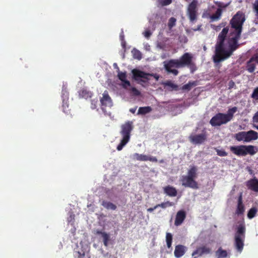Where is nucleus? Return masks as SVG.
<instances>
[{
	"mask_svg": "<svg viewBox=\"0 0 258 258\" xmlns=\"http://www.w3.org/2000/svg\"><path fill=\"white\" fill-rule=\"evenodd\" d=\"M245 21L244 13L238 11L230 20V24L233 30H231L226 39L229 31V27L223 28L218 35L215 50L213 56L215 63H219L229 58L239 47L240 39L242 30V26Z\"/></svg>",
	"mask_w": 258,
	"mask_h": 258,
	"instance_id": "obj_1",
	"label": "nucleus"
},
{
	"mask_svg": "<svg viewBox=\"0 0 258 258\" xmlns=\"http://www.w3.org/2000/svg\"><path fill=\"white\" fill-rule=\"evenodd\" d=\"M192 56L191 54L186 52L184 53L179 59H172L163 62L164 67L168 74H172L174 76L178 74L177 70L174 68H183L185 66H190V69L192 73L195 70L194 64H192Z\"/></svg>",
	"mask_w": 258,
	"mask_h": 258,
	"instance_id": "obj_2",
	"label": "nucleus"
},
{
	"mask_svg": "<svg viewBox=\"0 0 258 258\" xmlns=\"http://www.w3.org/2000/svg\"><path fill=\"white\" fill-rule=\"evenodd\" d=\"M245 227L243 224H239L234 234V245L236 250L241 253L244 247L245 237Z\"/></svg>",
	"mask_w": 258,
	"mask_h": 258,
	"instance_id": "obj_3",
	"label": "nucleus"
},
{
	"mask_svg": "<svg viewBox=\"0 0 258 258\" xmlns=\"http://www.w3.org/2000/svg\"><path fill=\"white\" fill-rule=\"evenodd\" d=\"M121 135L122 139L118 145H125L130 140L131 132L133 128L132 121H127L121 126Z\"/></svg>",
	"mask_w": 258,
	"mask_h": 258,
	"instance_id": "obj_4",
	"label": "nucleus"
},
{
	"mask_svg": "<svg viewBox=\"0 0 258 258\" xmlns=\"http://www.w3.org/2000/svg\"><path fill=\"white\" fill-rule=\"evenodd\" d=\"M198 0H192V2L188 5L186 15L191 22L196 21L198 19Z\"/></svg>",
	"mask_w": 258,
	"mask_h": 258,
	"instance_id": "obj_5",
	"label": "nucleus"
},
{
	"mask_svg": "<svg viewBox=\"0 0 258 258\" xmlns=\"http://www.w3.org/2000/svg\"><path fill=\"white\" fill-rule=\"evenodd\" d=\"M132 74L133 75V78L135 80L138 81L139 78H142L143 79H141V81L144 83H146L147 81L150 80V76L154 77L157 81L158 80L159 78V76L157 74H151L149 73H146L144 72L137 69L133 70Z\"/></svg>",
	"mask_w": 258,
	"mask_h": 258,
	"instance_id": "obj_6",
	"label": "nucleus"
},
{
	"mask_svg": "<svg viewBox=\"0 0 258 258\" xmlns=\"http://www.w3.org/2000/svg\"><path fill=\"white\" fill-rule=\"evenodd\" d=\"M229 122L225 115V113H218L210 120V123L213 126H220Z\"/></svg>",
	"mask_w": 258,
	"mask_h": 258,
	"instance_id": "obj_7",
	"label": "nucleus"
},
{
	"mask_svg": "<svg viewBox=\"0 0 258 258\" xmlns=\"http://www.w3.org/2000/svg\"><path fill=\"white\" fill-rule=\"evenodd\" d=\"M180 181L182 185L185 187H189L194 189H197L199 188L198 183L195 179L186 175L181 177Z\"/></svg>",
	"mask_w": 258,
	"mask_h": 258,
	"instance_id": "obj_8",
	"label": "nucleus"
},
{
	"mask_svg": "<svg viewBox=\"0 0 258 258\" xmlns=\"http://www.w3.org/2000/svg\"><path fill=\"white\" fill-rule=\"evenodd\" d=\"M101 104V109L105 112L104 109L106 107H111L112 106V102L110 97L108 91H105L102 94V97L100 99Z\"/></svg>",
	"mask_w": 258,
	"mask_h": 258,
	"instance_id": "obj_9",
	"label": "nucleus"
},
{
	"mask_svg": "<svg viewBox=\"0 0 258 258\" xmlns=\"http://www.w3.org/2000/svg\"><path fill=\"white\" fill-rule=\"evenodd\" d=\"M211 252V249L206 246H202L197 248V249L192 252V258H197L203 254H207Z\"/></svg>",
	"mask_w": 258,
	"mask_h": 258,
	"instance_id": "obj_10",
	"label": "nucleus"
},
{
	"mask_svg": "<svg viewBox=\"0 0 258 258\" xmlns=\"http://www.w3.org/2000/svg\"><path fill=\"white\" fill-rule=\"evenodd\" d=\"M133 159L139 161H150L152 162H157L158 161L155 157L138 153H135L133 155Z\"/></svg>",
	"mask_w": 258,
	"mask_h": 258,
	"instance_id": "obj_11",
	"label": "nucleus"
},
{
	"mask_svg": "<svg viewBox=\"0 0 258 258\" xmlns=\"http://www.w3.org/2000/svg\"><path fill=\"white\" fill-rule=\"evenodd\" d=\"M186 218V213L183 210H180L177 212L174 221V225L176 226L180 225L184 221Z\"/></svg>",
	"mask_w": 258,
	"mask_h": 258,
	"instance_id": "obj_12",
	"label": "nucleus"
},
{
	"mask_svg": "<svg viewBox=\"0 0 258 258\" xmlns=\"http://www.w3.org/2000/svg\"><path fill=\"white\" fill-rule=\"evenodd\" d=\"M230 150L238 156H245L246 155L245 146H231Z\"/></svg>",
	"mask_w": 258,
	"mask_h": 258,
	"instance_id": "obj_13",
	"label": "nucleus"
},
{
	"mask_svg": "<svg viewBox=\"0 0 258 258\" xmlns=\"http://www.w3.org/2000/svg\"><path fill=\"white\" fill-rule=\"evenodd\" d=\"M247 187L255 192H258V179L255 177L247 181L246 183Z\"/></svg>",
	"mask_w": 258,
	"mask_h": 258,
	"instance_id": "obj_14",
	"label": "nucleus"
},
{
	"mask_svg": "<svg viewBox=\"0 0 258 258\" xmlns=\"http://www.w3.org/2000/svg\"><path fill=\"white\" fill-rule=\"evenodd\" d=\"M244 206L242 203V194L241 193L238 199V203L235 214L238 215H242L244 212Z\"/></svg>",
	"mask_w": 258,
	"mask_h": 258,
	"instance_id": "obj_15",
	"label": "nucleus"
},
{
	"mask_svg": "<svg viewBox=\"0 0 258 258\" xmlns=\"http://www.w3.org/2000/svg\"><path fill=\"white\" fill-rule=\"evenodd\" d=\"M186 247L182 245H177L175 247L174 255L176 257L179 258L183 256L185 252Z\"/></svg>",
	"mask_w": 258,
	"mask_h": 258,
	"instance_id": "obj_16",
	"label": "nucleus"
},
{
	"mask_svg": "<svg viewBox=\"0 0 258 258\" xmlns=\"http://www.w3.org/2000/svg\"><path fill=\"white\" fill-rule=\"evenodd\" d=\"M164 192L169 197H175L177 195L176 189L173 186L167 185L164 187Z\"/></svg>",
	"mask_w": 258,
	"mask_h": 258,
	"instance_id": "obj_17",
	"label": "nucleus"
},
{
	"mask_svg": "<svg viewBox=\"0 0 258 258\" xmlns=\"http://www.w3.org/2000/svg\"><path fill=\"white\" fill-rule=\"evenodd\" d=\"M245 142H248L252 140H255L258 138V134L254 131H249L246 132Z\"/></svg>",
	"mask_w": 258,
	"mask_h": 258,
	"instance_id": "obj_18",
	"label": "nucleus"
},
{
	"mask_svg": "<svg viewBox=\"0 0 258 258\" xmlns=\"http://www.w3.org/2000/svg\"><path fill=\"white\" fill-rule=\"evenodd\" d=\"M191 140L193 143L201 144L206 140L204 134H200L191 137Z\"/></svg>",
	"mask_w": 258,
	"mask_h": 258,
	"instance_id": "obj_19",
	"label": "nucleus"
},
{
	"mask_svg": "<svg viewBox=\"0 0 258 258\" xmlns=\"http://www.w3.org/2000/svg\"><path fill=\"white\" fill-rule=\"evenodd\" d=\"M95 234L101 236L103 238L104 245L107 246L108 245V242L109 240V235L105 232H102L99 230H97L96 231Z\"/></svg>",
	"mask_w": 258,
	"mask_h": 258,
	"instance_id": "obj_20",
	"label": "nucleus"
},
{
	"mask_svg": "<svg viewBox=\"0 0 258 258\" xmlns=\"http://www.w3.org/2000/svg\"><path fill=\"white\" fill-rule=\"evenodd\" d=\"M256 67V63L253 60V58H250V59L247 61L246 65V70L250 73H253Z\"/></svg>",
	"mask_w": 258,
	"mask_h": 258,
	"instance_id": "obj_21",
	"label": "nucleus"
},
{
	"mask_svg": "<svg viewBox=\"0 0 258 258\" xmlns=\"http://www.w3.org/2000/svg\"><path fill=\"white\" fill-rule=\"evenodd\" d=\"M238 110L237 107L234 106L228 109L227 113L225 114L228 121H230L233 117L234 114Z\"/></svg>",
	"mask_w": 258,
	"mask_h": 258,
	"instance_id": "obj_22",
	"label": "nucleus"
},
{
	"mask_svg": "<svg viewBox=\"0 0 258 258\" xmlns=\"http://www.w3.org/2000/svg\"><path fill=\"white\" fill-rule=\"evenodd\" d=\"M217 258H225L227 256V252L222 247H219L215 252Z\"/></svg>",
	"mask_w": 258,
	"mask_h": 258,
	"instance_id": "obj_23",
	"label": "nucleus"
},
{
	"mask_svg": "<svg viewBox=\"0 0 258 258\" xmlns=\"http://www.w3.org/2000/svg\"><path fill=\"white\" fill-rule=\"evenodd\" d=\"M92 95V93L91 92L84 89H82L79 92L80 97L85 99L91 97Z\"/></svg>",
	"mask_w": 258,
	"mask_h": 258,
	"instance_id": "obj_24",
	"label": "nucleus"
},
{
	"mask_svg": "<svg viewBox=\"0 0 258 258\" xmlns=\"http://www.w3.org/2000/svg\"><path fill=\"white\" fill-rule=\"evenodd\" d=\"M151 111L152 108L150 106L140 107L138 109L137 114L145 115Z\"/></svg>",
	"mask_w": 258,
	"mask_h": 258,
	"instance_id": "obj_25",
	"label": "nucleus"
},
{
	"mask_svg": "<svg viewBox=\"0 0 258 258\" xmlns=\"http://www.w3.org/2000/svg\"><path fill=\"white\" fill-rule=\"evenodd\" d=\"M197 168L195 166L191 167L187 172V175L186 176L192 178L194 179L197 177Z\"/></svg>",
	"mask_w": 258,
	"mask_h": 258,
	"instance_id": "obj_26",
	"label": "nucleus"
},
{
	"mask_svg": "<svg viewBox=\"0 0 258 258\" xmlns=\"http://www.w3.org/2000/svg\"><path fill=\"white\" fill-rule=\"evenodd\" d=\"M222 13V10L221 8L217 9L216 12L211 16L213 21H216L220 19Z\"/></svg>",
	"mask_w": 258,
	"mask_h": 258,
	"instance_id": "obj_27",
	"label": "nucleus"
},
{
	"mask_svg": "<svg viewBox=\"0 0 258 258\" xmlns=\"http://www.w3.org/2000/svg\"><path fill=\"white\" fill-rule=\"evenodd\" d=\"M197 85V81H189L187 84L184 85L182 89V90H186L189 91L193 87H195Z\"/></svg>",
	"mask_w": 258,
	"mask_h": 258,
	"instance_id": "obj_28",
	"label": "nucleus"
},
{
	"mask_svg": "<svg viewBox=\"0 0 258 258\" xmlns=\"http://www.w3.org/2000/svg\"><path fill=\"white\" fill-rule=\"evenodd\" d=\"M102 205L107 209L115 210L116 209V206L110 202L103 201Z\"/></svg>",
	"mask_w": 258,
	"mask_h": 258,
	"instance_id": "obj_29",
	"label": "nucleus"
},
{
	"mask_svg": "<svg viewBox=\"0 0 258 258\" xmlns=\"http://www.w3.org/2000/svg\"><path fill=\"white\" fill-rule=\"evenodd\" d=\"M173 236L171 233L167 232L166 234V242L167 246L168 248H170L172 245Z\"/></svg>",
	"mask_w": 258,
	"mask_h": 258,
	"instance_id": "obj_30",
	"label": "nucleus"
},
{
	"mask_svg": "<svg viewBox=\"0 0 258 258\" xmlns=\"http://www.w3.org/2000/svg\"><path fill=\"white\" fill-rule=\"evenodd\" d=\"M246 132H240L235 134V139L238 141L245 142Z\"/></svg>",
	"mask_w": 258,
	"mask_h": 258,
	"instance_id": "obj_31",
	"label": "nucleus"
},
{
	"mask_svg": "<svg viewBox=\"0 0 258 258\" xmlns=\"http://www.w3.org/2000/svg\"><path fill=\"white\" fill-rule=\"evenodd\" d=\"M257 212V208L256 207L251 208L248 212L247 217L251 219L254 218Z\"/></svg>",
	"mask_w": 258,
	"mask_h": 258,
	"instance_id": "obj_32",
	"label": "nucleus"
},
{
	"mask_svg": "<svg viewBox=\"0 0 258 258\" xmlns=\"http://www.w3.org/2000/svg\"><path fill=\"white\" fill-rule=\"evenodd\" d=\"M174 205V204L173 202H171L169 201H167L165 202L159 204H157V207H161L162 209H165L167 207H171L173 206Z\"/></svg>",
	"mask_w": 258,
	"mask_h": 258,
	"instance_id": "obj_33",
	"label": "nucleus"
},
{
	"mask_svg": "<svg viewBox=\"0 0 258 258\" xmlns=\"http://www.w3.org/2000/svg\"><path fill=\"white\" fill-rule=\"evenodd\" d=\"M165 86L170 87L172 90H177L178 89V86L171 81H168L164 83Z\"/></svg>",
	"mask_w": 258,
	"mask_h": 258,
	"instance_id": "obj_34",
	"label": "nucleus"
},
{
	"mask_svg": "<svg viewBox=\"0 0 258 258\" xmlns=\"http://www.w3.org/2000/svg\"><path fill=\"white\" fill-rule=\"evenodd\" d=\"M117 70H118L117 76H118V79L121 81H124V80H125V79H126V73L125 72H120L119 68H118V67H117Z\"/></svg>",
	"mask_w": 258,
	"mask_h": 258,
	"instance_id": "obj_35",
	"label": "nucleus"
},
{
	"mask_svg": "<svg viewBox=\"0 0 258 258\" xmlns=\"http://www.w3.org/2000/svg\"><path fill=\"white\" fill-rule=\"evenodd\" d=\"M245 152H246V155L248 154L253 155L256 152L254 149V146H245Z\"/></svg>",
	"mask_w": 258,
	"mask_h": 258,
	"instance_id": "obj_36",
	"label": "nucleus"
},
{
	"mask_svg": "<svg viewBox=\"0 0 258 258\" xmlns=\"http://www.w3.org/2000/svg\"><path fill=\"white\" fill-rule=\"evenodd\" d=\"M62 107L63 111L65 113L68 114V113H70V112H69L70 109L69 108V104L67 101H64V100H63L62 101Z\"/></svg>",
	"mask_w": 258,
	"mask_h": 258,
	"instance_id": "obj_37",
	"label": "nucleus"
},
{
	"mask_svg": "<svg viewBox=\"0 0 258 258\" xmlns=\"http://www.w3.org/2000/svg\"><path fill=\"white\" fill-rule=\"evenodd\" d=\"M176 19L174 17H171L169 19L168 26L169 29H171L175 25Z\"/></svg>",
	"mask_w": 258,
	"mask_h": 258,
	"instance_id": "obj_38",
	"label": "nucleus"
},
{
	"mask_svg": "<svg viewBox=\"0 0 258 258\" xmlns=\"http://www.w3.org/2000/svg\"><path fill=\"white\" fill-rule=\"evenodd\" d=\"M255 18L258 20V0H255L253 5Z\"/></svg>",
	"mask_w": 258,
	"mask_h": 258,
	"instance_id": "obj_39",
	"label": "nucleus"
},
{
	"mask_svg": "<svg viewBox=\"0 0 258 258\" xmlns=\"http://www.w3.org/2000/svg\"><path fill=\"white\" fill-rule=\"evenodd\" d=\"M133 56L135 58L139 60H140L142 58V54L141 52L137 49H135L134 50Z\"/></svg>",
	"mask_w": 258,
	"mask_h": 258,
	"instance_id": "obj_40",
	"label": "nucleus"
},
{
	"mask_svg": "<svg viewBox=\"0 0 258 258\" xmlns=\"http://www.w3.org/2000/svg\"><path fill=\"white\" fill-rule=\"evenodd\" d=\"M215 149L217 152V155L219 156L223 157L227 155V153L223 149H219L217 148H215Z\"/></svg>",
	"mask_w": 258,
	"mask_h": 258,
	"instance_id": "obj_41",
	"label": "nucleus"
},
{
	"mask_svg": "<svg viewBox=\"0 0 258 258\" xmlns=\"http://www.w3.org/2000/svg\"><path fill=\"white\" fill-rule=\"evenodd\" d=\"M251 97L252 98L258 100V87L254 89Z\"/></svg>",
	"mask_w": 258,
	"mask_h": 258,
	"instance_id": "obj_42",
	"label": "nucleus"
},
{
	"mask_svg": "<svg viewBox=\"0 0 258 258\" xmlns=\"http://www.w3.org/2000/svg\"><path fill=\"white\" fill-rule=\"evenodd\" d=\"M98 103V99H95L91 100V108L92 109L96 108Z\"/></svg>",
	"mask_w": 258,
	"mask_h": 258,
	"instance_id": "obj_43",
	"label": "nucleus"
},
{
	"mask_svg": "<svg viewBox=\"0 0 258 258\" xmlns=\"http://www.w3.org/2000/svg\"><path fill=\"white\" fill-rule=\"evenodd\" d=\"M226 25V22H222V23H220L218 26H215V30L216 31H219L221 28H222V27H224V28H225Z\"/></svg>",
	"mask_w": 258,
	"mask_h": 258,
	"instance_id": "obj_44",
	"label": "nucleus"
},
{
	"mask_svg": "<svg viewBox=\"0 0 258 258\" xmlns=\"http://www.w3.org/2000/svg\"><path fill=\"white\" fill-rule=\"evenodd\" d=\"M235 87V84L233 80H230L228 83V89H231Z\"/></svg>",
	"mask_w": 258,
	"mask_h": 258,
	"instance_id": "obj_45",
	"label": "nucleus"
},
{
	"mask_svg": "<svg viewBox=\"0 0 258 258\" xmlns=\"http://www.w3.org/2000/svg\"><path fill=\"white\" fill-rule=\"evenodd\" d=\"M252 121L253 122H258V111H257L252 117Z\"/></svg>",
	"mask_w": 258,
	"mask_h": 258,
	"instance_id": "obj_46",
	"label": "nucleus"
},
{
	"mask_svg": "<svg viewBox=\"0 0 258 258\" xmlns=\"http://www.w3.org/2000/svg\"><path fill=\"white\" fill-rule=\"evenodd\" d=\"M172 2V0H163L161 2L162 5L163 6H167L169 5Z\"/></svg>",
	"mask_w": 258,
	"mask_h": 258,
	"instance_id": "obj_47",
	"label": "nucleus"
},
{
	"mask_svg": "<svg viewBox=\"0 0 258 258\" xmlns=\"http://www.w3.org/2000/svg\"><path fill=\"white\" fill-rule=\"evenodd\" d=\"M78 258H88L84 252H83V253H81L80 252H78Z\"/></svg>",
	"mask_w": 258,
	"mask_h": 258,
	"instance_id": "obj_48",
	"label": "nucleus"
},
{
	"mask_svg": "<svg viewBox=\"0 0 258 258\" xmlns=\"http://www.w3.org/2000/svg\"><path fill=\"white\" fill-rule=\"evenodd\" d=\"M250 58H253V60L255 63L258 64V53L255 54L253 56H252Z\"/></svg>",
	"mask_w": 258,
	"mask_h": 258,
	"instance_id": "obj_49",
	"label": "nucleus"
},
{
	"mask_svg": "<svg viewBox=\"0 0 258 258\" xmlns=\"http://www.w3.org/2000/svg\"><path fill=\"white\" fill-rule=\"evenodd\" d=\"M145 37L149 38L151 35V33L149 30H146L144 33Z\"/></svg>",
	"mask_w": 258,
	"mask_h": 258,
	"instance_id": "obj_50",
	"label": "nucleus"
},
{
	"mask_svg": "<svg viewBox=\"0 0 258 258\" xmlns=\"http://www.w3.org/2000/svg\"><path fill=\"white\" fill-rule=\"evenodd\" d=\"M119 38H120V41L125 40H124V35L123 30H121V32L120 34Z\"/></svg>",
	"mask_w": 258,
	"mask_h": 258,
	"instance_id": "obj_51",
	"label": "nucleus"
},
{
	"mask_svg": "<svg viewBox=\"0 0 258 258\" xmlns=\"http://www.w3.org/2000/svg\"><path fill=\"white\" fill-rule=\"evenodd\" d=\"M157 208H158V207H157V205H156V206H155L153 208H148L147 209V211L150 212V213H151V212H153V211L154 210L156 209Z\"/></svg>",
	"mask_w": 258,
	"mask_h": 258,
	"instance_id": "obj_52",
	"label": "nucleus"
},
{
	"mask_svg": "<svg viewBox=\"0 0 258 258\" xmlns=\"http://www.w3.org/2000/svg\"><path fill=\"white\" fill-rule=\"evenodd\" d=\"M132 91L135 93V94L137 95H139L140 92L139 91L135 88H133L132 89Z\"/></svg>",
	"mask_w": 258,
	"mask_h": 258,
	"instance_id": "obj_53",
	"label": "nucleus"
},
{
	"mask_svg": "<svg viewBox=\"0 0 258 258\" xmlns=\"http://www.w3.org/2000/svg\"><path fill=\"white\" fill-rule=\"evenodd\" d=\"M121 44L123 48L125 49L126 47V42L125 40L121 41Z\"/></svg>",
	"mask_w": 258,
	"mask_h": 258,
	"instance_id": "obj_54",
	"label": "nucleus"
},
{
	"mask_svg": "<svg viewBox=\"0 0 258 258\" xmlns=\"http://www.w3.org/2000/svg\"><path fill=\"white\" fill-rule=\"evenodd\" d=\"M122 82L124 83V84L126 85L127 86H130L131 84H130V81H128V80H126V79H125V80H124V81H121Z\"/></svg>",
	"mask_w": 258,
	"mask_h": 258,
	"instance_id": "obj_55",
	"label": "nucleus"
},
{
	"mask_svg": "<svg viewBox=\"0 0 258 258\" xmlns=\"http://www.w3.org/2000/svg\"><path fill=\"white\" fill-rule=\"evenodd\" d=\"M137 107L134 108H131L130 109V112H131L133 113H135Z\"/></svg>",
	"mask_w": 258,
	"mask_h": 258,
	"instance_id": "obj_56",
	"label": "nucleus"
},
{
	"mask_svg": "<svg viewBox=\"0 0 258 258\" xmlns=\"http://www.w3.org/2000/svg\"><path fill=\"white\" fill-rule=\"evenodd\" d=\"M123 146H117V149L118 151H120L122 149Z\"/></svg>",
	"mask_w": 258,
	"mask_h": 258,
	"instance_id": "obj_57",
	"label": "nucleus"
},
{
	"mask_svg": "<svg viewBox=\"0 0 258 258\" xmlns=\"http://www.w3.org/2000/svg\"><path fill=\"white\" fill-rule=\"evenodd\" d=\"M253 126L255 128H256V130H258V125H255V124H254L253 125Z\"/></svg>",
	"mask_w": 258,
	"mask_h": 258,
	"instance_id": "obj_58",
	"label": "nucleus"
},
{
	"mask_svg": "<svg viewBox=\"0 0 258 258\" xmlns=\"http://www.w3.org/2000/svg\"><path fill=\"white\" fill-rule=\"evenodd\" d=\"M248 171H249V173H252V170H251V169H249L248 170Z\"/></svg>",
	"mask_w": 258,
	"mask_h": 258,
	"instance_id": "obj_59",
	"label": "nucleus"
}]
</instances>
